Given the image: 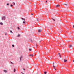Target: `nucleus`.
I'll return each mask as SVG.
<instances>
[{
    "label": "nucleus",
    "instance_id": "cd10ccee",
    "mask_svg": "<svg viewBox=\"0 0 74 74\" xmlns=\"http://www.w3.org/2000/svg\"><path fill=\"white\" fill-rule=\"evenodd\" d=\"M73 28H74V25H73Z\"/></svg>",
    "mask_w": 74,
    "mask_h": 74
},
{
    "label": "nucleus",
    "instance_id": "f257e3e1",
    "mask_svg": "<svg viewBox=\"0 0 74 74\" xmlns=\"http://www.w3.org/2000/svg\"><path fill=\"white\" fill-rule=\"evenodd\" d=\"M64 5H65L66 7H69V5L66 3H64Z\"/></svg>",
    "mask_w": 74,
    "mask_h": 74
},
{
    "label": "nucleus",
    "instance_id": "f03ea898",
    "mask_svg": "<svg viewBox=\"0 0 74 74\" xmlns=\"http://www.w3.org/2000/svg\"><path fill=\"white\" fill-rule=\"evenodd\" d=\"M5 16H3L2 17V20L3 21V20H5Z\"/></svg>",
    "mask_w": 74,
    "mask_h": 74
},
{
    "label": "nucleus",
    "instance_id": "4468645a",
    "mask_svg": "<svg viewBox=\"0 0 74 74\" xmlns=\"http://www.w3.org/2000/svg\"><path fill=\"white\" fill-rule=\"evenodd\" d=\"M44 74H47V72H45H45H44Z\"/></svg>",
    "mask_w": 74,
    "mask_h": 74
},
{
    "label": "nucleus",
    "instance_id": "412c9836",
    "mask_svg": "<svg viewBox=\"0 0 74 74\" xmlns=\"http://www.w3.org/2000/svg\"><path fill=\"white\" fill-rule=\"evenodd\" d=\"M15 70H15V69H14V72H15Z\"/></svg>",
    "mask_w": 74,
    "mask_h": 74
},
{
    "label": "nucleus",
    "instance_id": "423d86ee",
    "mask_svg": "<svg viewBox=\"0 0 74 74\" xmlns=\"http://www.w3.org/2000/svg\"><path fill=\"white\" fill-rule=\"evenodd\" d=\"M56 7H59V4H57L56 5Z\"/></svg>",
    "mask_w": 74,
    "mask_h": 74
},
{
    "label": "nucleus",
    "instance_id": "5701e85b",
    "mask_svg": "<svg viewBox=\"0 0 74 74\" xmlns=\"http://www.w3.org/2000/svg\"><path fill=\"white\" fill-rule=\"evenodd\" d=\"M10 63H11L12 64H13V63H12V62L10 61Z\"/></svg>",
    "mask_w": 74,
    "mask_h": 74
},
{
    "label": "nucleus",
    "instance_id": "b1692460",
    "mask_svg": "<svg viewBox=\"0 0 74 74\" xmlns=\"http://www.w3.org/2000/svg\"><path fill=\"white\" fill-rule=\"evenodd\" d=\"M9 4L8 3L7 4V5H8Z\"/></svg>",
    "mask_w": 74,
    "mask_h": 74
},
{
    "label": "nucleus",
    "instance_id": "c756f323",
    "mask_svg": "<svg viewBox=\"0 0 74 74\" xmlns=\"http://www.w3.org/2000/svg\"><path fill=\"white\" fill-rule=\"evenodd\" d=\"M73 62H74V60L73 61Z\"/></svg>",
    "mask_w": 74,
    "mask_h": 74
},
{
    "label": "nucleus",
    "instance_id": "7c9ffc66",
    "mask_svg": "<svg viewBox=\"0 0 74 74\" xmlns=\"http://www.w3.org/2000/svg\"><path fill=\"white\" fill-rule=\"evenodd\" d=\"M30 41H32V40H31V39Z\"/></svg>",
    "mask_w": 74,
    "mask_h": 74
},
{
    "label": "nucleus",
    "instance_id": "2f4dec72",
    "mask_svg": "<svg viewBox=\"0 0 74 74\" xmlns=\"http://www.w3.org/2000/svg\"><path fill=\"white\" fill-rule=\"evenodd\" d=\"M23 70H25V69L24 68L23 69Z\"/></svg>",
    "mask_w": 74,
    "mask_h": 74
},
{
    "label": "nucleus",
    "instance_id": "2eb2a0df",
    "mask_svg": "<svg viewBox=\"0 0 74 74\" xmlns=\"http://www.w3.org/2000/svg\"><path fill=\"white\" fill-rule=\"evenodd\" d=\"M13 4V5H15V3L13 2V3H12Z\"/></svg>",
    "mask_w": 74,
    "mask_h": 74
},
{
    "label": "nucleus",
    "instance_id": "9b49d317",
    "mask_svg": "<svg viewBox=\"0 0 74 74\" xmlns=\"http://www.w3.org/2000/svg\"><path fill=\"white\" fill-rule=\"evenodd\" d=\"M23 23H24V24H25L26 23V22L25 21H23Z\"/></svg>",
    "mask_w": 74,
    "mask_h": 74
},
{
    "label": "nucleus",
    "instance_id": "72a5a7b5",
    "mask_svg": "<svg viewBox=\"0 0 74 74\" xmlns=\"http://www.w3.org/2000/svg\"><path fill=\"white\" fill-rule=\"evenodd\" d=\"M36 45L37 46V45Z\"/></svg>",
    "mask_w": 74,
    "mask_h": 74
},
{
    "label": "nucleus",
    "instance_id": "4be33fe9",
    "mask_svg": "<svg viewBox=\"0 0 74 74\" xmlns=\"http://www.w3.org/2000/svg\"><path fill=\"white\" fill-rule=\"evenodd\" d=\"M0 24H1V25H3V23H1H1H0Z\"/></svg>",
    "mask_w": 74,
    "mask_h": 74
},
{
    "label": "nucleus",
    "instance_id": "a878e982",
    "mask_svg": "<svg viewBox=\"0 0 74 74\" xmlns=\"http://www.w3.org/2000/svg\"><path fill=\"white\" fill-rule=\"evenodd\" d=\"M11 7H12V6H13L12 5H11Z\"/></svg>",
    "mask_w": 74,
    "mask_h": 74
},
{
    "label": "nucleus",
    "instance_id": "f8f14e48",
    "mask_svg": "<svg viewBox=\"0 0 74 74\" xmlns=\"http://www.w3.org/2000/svg\"><path fill=\"white\" fill-rule=\"evenodd\" d=\"M18 37H20V35L19 34H18V36H17Z\"/></svg>",
    "mask_w": 74,
    "mask_h": 74
},
{
    "label": "nucleus",
    "instance_id": "39448f33",
    "mask_svg": "<svg viewBox=\"0 0 74 74\" xmlns=\"http://www.w3.org/2000/svg\"><path fill=\"white\" fill-rule=\"evenodd\" d=\"M29 56H30L32 57L33 56H34V54H31L29 55Z\"/></svg>",
    "mask_w": 74,
    "mask_h": 74
},
{
    "label": "nucleus",
    "instance_id": "6e6552de",
    "mask_svg": "<svg viewBox=\"0 0 74 74\" xmlns=\"http://www.w3.org/2000/svg\"><path fill=\"white\" fill-rule=\"evenodd\" d=\"M3 71L4 72V73H7V71L6 70H4Z\"/></svg>",
    "mask_w": 74,
    "mask_h": 74
},
{
    "label": "nucleus",
    "instance_id": "dca6fc26",
    "mask_svg": "<svg viewBox=\"0 0 74 74\" xmlns=\"http://www.w3.org/2000/svg\"><path fill=\"white\" fill-rule=\"evenodd\" d=\"M22 20H24V21H25V19H23V18H22Z\"/></svg>",
    "mask_w": 74,
    "mask_h": 74
},
{
    "label": "nucleus",
    "instance_id": "7ed1b4c3",
    "mask_svg": "<svg viewBox=\"0 0 74 74\" xmlns=\"http://www.w3.org/2000/svg\"><path fill=\"white\" fill-rule=\"evenodd\" d=\"M53 67L54 69V71H56V68H55V66H54V64H53Z\"/></svg>",
    "mask_w": 74,
    "mask_h": 74
},
{
    "label": "nucleus",
    "instance_id": "9d476101",
    "mask_svg": "<svg viewBox=\"0 0 74 74\" xmlns=\"http://www.w3.org/2000/svg\"><path fill=\"white\" fill-rule=\"evenodd\" d=\"M58 55H59L60 57V58H61V56H61V55H60V53H58Z\"/></svg>",
    "mask_w": 74,
    "mask_h": 74
},
{
    "label": "nucleus",
    "instance_id": "20e7f679",
    "mask_svg": "<svg viewBox=\"0 0 74 74\" xmlns=\"http://www.w3.org/2000/svg\"><path fill=\"white\" fill-rule=\"evenodd\" d=\"M69 47L70 48H71V49L73 48V47H72V45H70Z\"/></svg>",
    "mask_w": 74,
    "mask_h": 74
},
{
    "label": "nucleus",
    "instance_id": "f3484780",
    "mask_svg": "<svg viewBox=\"0 0 74 74\" xmlns=\"http://www.w3.org/2000/svg\"><path fill=\"white\" fill-rule=\"evenodd\" d=\"M12 46L13 47H15V46L14 45H12Z\"/></svg>",
    "mask_w": 74,
    "mask_h": 74
},
{
    "label": "nucleus",
    "instance_id": "393cba45",
    "mask_svg": "<svg viewBox=\"0 0 74 74\" xmlns=\"http://www.w3.org/2000/svg\"><path fill=\"white\" fill-rule=\"evenodd\" d=\"M53 19V20L54 21H55V19Z\"/></svg>",
    "mask_w": 74,
    "mask_h": 74
},
{
    "label": "nucleus",
    "instance_id": "ddd939ff",
    "mask_svg": "<svg viewBox=\"0 0 74 74\" xmlns=\"http://www.w3.org/2000/svg\"><path fill=\"white\" fill-rule=\"evenodd\" d=\"M67 61V60H64V62H66Z\"/></svg>",
    "mask_w": 74,
    "mask_h": 74
},
{
    "label": "nucleus",
    "instance_id": "f704fd0d",
    "mask_svg": "<svg viewBox=\"0 0 74 74\" xmlns=\"http://www.w3.org/2000/svg\"><path fill=\"white\" fill-rule=\"evenodd\" d=\"M35 55H36V54H35Z\"/></svg>",
    "mask_w": 74,
    "mask_h": 74
},
{
    "label": "nucleus",
    "instance_id": "a211bd4d",
    "mask_svg": "<svg viewBox=\"0 0 74 74\" xmlns=\"http://www.w3.org/2000/svg\"><path fill=\"white\" fill-rule=\"evenodd\" d=\"M18 30H19V29H20V28H19V27H18Z\"/></svg>",
    "mask_w": 74,
    "mask_h": 74
},
{
    "label": "nucleus",
    "instance_id": "473e14b6",
    "mask_svg": "<svg viewBox=\"0 0 74 74\" xmlns=\"http://www.w3.org/2000/svg\"><path fill=\"white\" fill-rule=\"evenodd\" d=\"M46 2H47V1H46Z\"/></svg>",
    "mask_w": 74,
    "mask_h": 74
},
{
    "label": "nucleus",
    "instance_id": "c85d7f7f",
    "mask_svg": "<svg viewBox=\"0 0 74 74\" xmlns=\"http://www.w3.org/2000/svg\"><path fill=\"white\" fill-rule=\"evenodd\" d=\"M46 34H47V36H48V34L47 33H46Z\"/></svg>",
    "mask_w": 74,
    "mask_h": 74
},
{
    "label": "nucleus",
    "instance_id": "aec40b11",
    "mask_svg": "<svg viewBox=\"0 0 74 74\" xmlns=\"http://www.w3.org/2000/svg\"><path fill=\"white\" fill-rule=\"evenodd\" d=\"M29 51H32V49H29Z\"/></svg>",
    "mask_w": 74,
    "mask_h": 74
},
{
    "label": "nucleus",
    "instance_id": "c9c22d12",
    "mask_svg": "<svg viewBox=\"0 0 74 74\" xmlns=\"http://www.w3.org/2000/svg\"><path fill=\"white\" fill-rule=\"evenodd\" d=\"M68 10H70V9H69Z\"/></svg>",
    "mask_w": 74,
    "mask_h": 74
},
{
    "label": "nucleus",
    "instance_id": "6ab92c4d",
    "mask_svg": "<svg viewBox=\"0 0 74 74\" xmlns=\"http://www.w3.org/2000/svg\"><path fill=\"white\" fill-rule=\"evenodd\" d=\"M10 32L12 33H13V32H12V31H10Z\"/></svg>",
    "mask_w": 74,
    "mask_h": 74
},
{
    "label": "nucleus",
    "instance_id": "0eeeda50",
    "mask_svg": "<svg viewBox=\"0 0 74 74\" xmlns=\"http://www.w3.org/2000/svg\"><path fill=\"white\" fill-rule=\"evenodd\" d=\"M38 32H39V33L41 32V30L39 29L38 30Z\"/></svg>",
    "mask_w": 74,
    "mask_h": 74
},
{
    "label": "nucleus",
    "instance_id": "e433bc0d",
    "mask_svg": "<svg viewBox=\"0 0 74 74\" xmlns=\"http://www.w3.org/2000/svg\"><path fill=\"white\" fill-rule=\"evenodd\" d=\"M37 21H38V19H37Z\"/></svg>",
    "mask_w": 74,
    "mask_h": 74
},
{
    "label": "nucleus",
    "instance_id": "1a4fd4ad",
    "mask_svg": "<svg viewBox=\"0 0 74 74\" xmlns=\"http://www.w3.org/2000/svg\"><path fill=\"white\" fill-rule=\"evenodd\" d=\"M22 57L21 56L20 57V61H21V59H22Z\"/></svg>",
    "mask_w": 74,
    "mask_h": 74
},
{
    "label": "nucleus",
    "instance_id": "bb28decb",
    "mask_svg": "<svg viewBox=\"0 0 74 74\" xmlns=\"http://www.w3.org/2000/svg\"><path fill=\"white\" fill-rule=\"evenodd\" d=\"M31 15H33V14L31 13Z\"/></svg>",
    "mask_w": 74,
    "mask_h": 74
}]
</instances>
